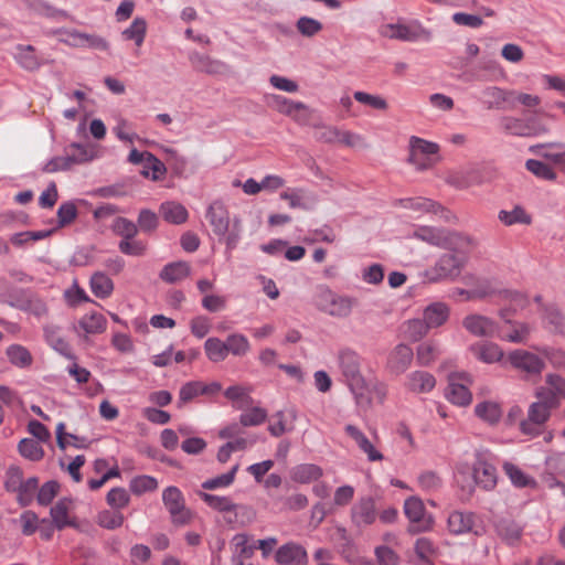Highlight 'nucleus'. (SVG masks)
<instances>
[{"mask_svg":"<svg viewBox=\"0 0 565 565\" xmlns=\"http://www.w3.org/2000/svg\"><path fill=\"white\" fill-rule=\"evenodd\" d=\"M337 362L342 380L353 394L356 404H369L371 382L362 374L361 355L350 348H343L338 352Z\"/></svg>","mask_w":565,"mask_h":565,"instance_id":"nucleus-1","label":"nucleus"},{"mask_svg":"<svg viewBox=\"0 0 565 565\" xmlns=\"http://www.w3.org/2000/svg\"><path fill=\"white\" fill-rule=\"evenodd\" d=\"M379 32L383 38L412 43H427L433 39V32L417 19L407 21L399 19L396 23L383 24Z\"/></svg>","mask_w":565,"mask_h":565,"instance_id":"nucleus-2","label":"nucleus"},{"mask_svg":"<svg viewBox=\"0 0 565 565\" xmlns=\"http://www.w3.org/2000/svg\"><path fill=\"white\" fill-rule=\"evenodd\" d=\"M451 250L452 253L441 255L434 266L424 271L423 278L425 281L438 282L455 279L459 276L462 267L468 262V256L465 252L458 250V247Z\"/></svg>","mask_w":565,"mask_h":565,"instance_id":"nucleus-3","label":"nucleus"},{"mask_svg":"<svg viewBox=\"0 0 565 565\" xmlns=\"http://www.w3.org/2000/svg\"><path fill=\"white\" fill-rule=\"evenodd\" d=\"M354 305L355 299L353 297L338 295L329 288L320 290L317 297V307L319 310L335 318L349 317Z\"/></svg>","mask_w":565,"mask_h":565,"instance_id":"nucleus-4","label":"nucleus"},{"mask_svg":"<svg viewBox=\"0 0 565 565\" xmlns=\"http://www.w3.org/2000/svg\"><path fill=\"white\" fill-rule=\"evenodd\" d=\"M472 475L477 486L490 491L493 490L498 482V472L494 466V457L488 450H477L475 454V462Z\"/></svg>","mask_w":565,"mask_h":565,"instance_id":"nucleus-5","label":"nucleus"},{"mask_svg":"<svg viewBox=\"0 0 565 565\" xmlns=\"http://www.w3.org/2000/svg\"><path fill=\"white\" fill-rule=\"evenodd\" d=\"M414 237L445 249H455L466 242V238L460 236L458 233L431 226H422L417 228L414 232Z\"/></svg>","mask_w":565,"mask_h":565,"instance_id":"nucleus-6","label":"nucleus"},{"mask_svg":"<svg viewBox=\"0 0 565 565\" xmlns=\"http://www.w3.org/2000/svg\"><path fill=\"white\" fill-rule=\"evenodd\" d=\"M127 160L132 164H141L140 174L151 181H160L167 173L166 164L149 151H139L131 148Z\"/></svg>","mask_w":565,"mask_h":565,"instance_id":"nucleus-7","label":"nucleus"},{"mask_svg":"<svg viewBox=\"0 0 565 565\" xmlns=\"http://www.w3.org/2000/svg\"><path fill=\"white\" fill-rule=\"evenodd\" d=\"M499 315L502 320V324H499L497 338L511 343H526L532 330L530 324L512 320L509 317L508 309H501Z\"/></svg>","mask_w":565,"mask_h":565,"instance_id":"nucleus-8","label":"nucleus"},{"mask_svg":"<svg viewBox=\"0 0 565 565\" xmlns=\"http://www.w3.org/2000/svg\"><path fill=\"white\" fill-rule=\"evenodd\" d=\"M162 502L169 511L171 521L175 525L188 524L192 513L185 507L184 497L179 488L170 486L162 492Z\"/></svg>","mask_w":565,"mask_h":565,"instance_id":"nucleus-9","label":"nucleus"},{"mask_svg":"<svg viewBox=\"0 0 565 565\" xmlns=\"http://www.w3.org/2000/svg\"><path fill=\"white\" fill-rule=\"evenodd\" d=\"M551 409L534 402L529 406L527 416L520 423V431L529 438L537 437L543 433L544 425L551 416Z\"/></svg>","mask_w":565,"mask_h":565,"instance_id":"nucleus-10","label":"nucleus"},{"mask_svg":"<svg viewBox=\"0 0 565 565\" xmlns=\"http://www.w3.org/2000/svg\"><path fill=\"white\" fill-rule=\"evenodd\" d=\"M508 359L514 369L524 372L529 376H539L545 367L542 358L521 349L511 351Z\"/></svg>","mask_w":565,"mask_h":565,"instance_id":"nucleus-11","label":"nucleus"},{"mask_svg":"<svg viewBox=\"0 0 565 565\" xmlns=\"http://www.w3.org/2000/svg\"><path fill=\"white\" fill-rule=\"evenodd\" d=\"M463 328L479 338H497L499 323L490 317L472 313L462 320Z\"/></svg>","mask_w":565,"mask_h":565,"instance_id":"nucleus-12","label":"nucleus"},{"mask_svg":"<svg viewBox=\"0 0 565 565\" xmlns=\"http://www.w3.org/2000/svg\"><path fill=\"white\" fill-rule=\"evenodd\" d=\"M205 217L212 226L214 234L225 239L231 223L230 213L225 204L221 201L212 202L206 210Z\"/></svg>","mask_w":565,"mask_h":565,"instance_id":"nucleus-13","label":"nucleus"},{"mask_svg":"<svg viewBox=\"0 0 565 565\" xmlns=\"http://www.w3.org/2000/svg\"><path fill=\"white\" fill-rule=\"evenodd\" d=\"M275 562L278 565H308L309 558L302 545L288 542L277 548Z\"/></svg>","mask_w":565,"mask_h":565,"instance_id":"nucleus-14","label":"nucleus"},{"mask_svg":"<svg viewBox=\"0 0 565 565\" xmlns=\"http://www.w3.org/2000/svg\"><path fill=\"white\" fill-rule=\"evenodd\" d=\"M414 359L413 349L399 343L388 353L386 367L393 374L401 375L411 366Z\"/></svg>","mask_w":565,"mask_h":565,"instance_id":"nucleus-15","label":"nucleus"},{"mask_svg":"<svg viewBox=\"0 0 565 565\" xmlns=\"http://www.w3.org/2000/svg\"><path fill=\"white\" fill-rule=\"evenodd\" d=\"M376 516L375 501L371 497L361 498L351 509L352 522L359 527L371 525Z\"/></svg>","mask_w":565,"mask_h":565,"instance_id":"nucleus-16","label":"nucleus"},{"mask_svg":"<svg viewBox=\"0 0 565 565\" xmlns=\"http://www.w3.org/2000/svg\"><path fill=\"white\" fill-rule=\"evenodd\" d=\"M514 92L498 86H487L481 90L479 100L487 109H504L512 103Z\"/></svg>","mask_w":565,"mask_h":565,"instance_id":"nucleus-17","label":"nucleus"},{"mask_svg":"<svg viewBox=\"0 0 565 565\" xmlns=\"http://www.w3.org/2000/svg\"><path fill=\"white\" fill-rule=\"evenodd\" d=\"M462 381L461 376L451 375L445 390V397L457 406H468L472 401V394Z\"/></svg>","mask_w":565,"mask_h":565,"instance_id":"nucleus-18","label":"nucleus"},{"mask_svg":"<svg viewBox=\"0 0 565 565\" xmlns=\"http://www.w3.org/2000/svg\"><path fill=\"white\" fill-rule=\"evenodd\" d=\"M475 526L476 515L472 512L454 511L448 516V529L454 534L460 535L469 532L478 534Z\"/></svg>","mask_w":565,"mask_h":565,"instance_id":"nucleus-19","label":"nucleus"},{"mask_svg":"<svg viewBox=\"0 0 565 565\" xmlns=\"http://www.w3.org/2000/svg\"><path fill=\"white\" fill-rule=\"evenodd\" d=\"M405 386L417 394L429 393L436 386V379L426 371H414L406 376Z\"/></svg>","mask_w":565,"mask_h":565,"instance_id":"nucleus-20","label":"nucleus"},{"mask_svg":"<svg viewBox=\"0 0 565 565\" xmlns=\"http://www.w3.org/2000/svg\"><path fill=\"white\" fill-rule=\"evenodd\" d=\"M323 476V469L315 463H299L289 471L291 481L300 484H309L318 481Z\"/></svg>","mask_w":565,"mask_h":565,"instance_id":"nucleus-21","label":"nucleus"},{"mask_svg":"<svg viewBox=\"0 0 565 565\" xmlns=\"http://www.w3.org/2000/svg\"><path fill=\"white\" fill-rule=\"evenodd\" d=\"M345 433L355 441L362 452H364L370 461H380L383 455L369 440L366 435L354 425H347Z\"/></svg>","mask_w":565,"mask_h":565,"instance_id":"nucleus-22","label":"nucleus"},{"mask_svg":"<svg viewBox=\"0 0 565 565\" xmlns=\"http://www.w3.org/2000/svg\"><path fill=\"white\" fill-rule=\"evenodd\" d=\"M404 513L412 524L415 526V531H422L427 529L425 523L426 510L423 501L417 497H411L405 500Z\"/></svg>","mask_w":565,"mask_h":565,"instance_id":"nucleus-23","label":"nucleus"},{"mask_svg":"<svg viewBox=\"0 0 565 565\" xmlns=\"http://www.w3.org/2000/svg\"><path fill=\"white\" fill-rule=\"evenodd\" d=\"M449 318V307L445 302L436 301L428 305L423 312V319L430 329L443 326Z\"/></svg>","mask_w":565,"mask_h":565,"instance_id":"nucleus-24","label":"nucleus"},{"mask_svg":"<svg viewBox=\"0 0 565 565\" xmlns=\"http://www.w3.org/2000/svg\"><path fill=\"white\" fill-rule=\"evenodd\" d=\"M530 151L543 157L555 167H559L565 156V145L563 143H544L530 147Z\"/></svg>","mask_w":565,"mask_h":565,"instance_id":"nucleus-25","label":"nucleus"},{"mask_svg":"<svg viewBox=\"0 0 565 565\" xmlns=\"http://www.w3.org/2000/svg\"><path fill=\"white\" fill-rule=\"evenodd\" d=\"M473 354L484 363H495L503 358V351L493 342H480L471 347Z\"/></svg>","mask_w":565,"mask_h":565,"instance_id":"nucleus-26","label":"nucleus"},{"mask_svg":"<svg viewBox=\"0 0 565 565\" xmlns=\"http://www.w3.org/2000/svg\"><path fill=\"white\" fill-rule=\"evenodd\" d=\"M279 198L287 201L291 209L308 210L313 202L303 188H288L280 193Z\"/></svg>","mask_w":565,"mask_h":565,"instance_id":"nucleus-27","label":"nucleus"},{"mask_svg":"<svg viewBox=\"0 0 565 565\" xmlns=\"http://www.w3.org/2000/svg\"><path fill=\"white\" fill-rule=\"evenodd\" d=\"M160 213L164 221L177 225L184 223L189 216L186 209L181 203L174 201L161 203Z\"/></svg>","mask_w":565,"mask_h":565,"instance_id":"nucleus-28","label":"nucleus"},{"mask_svg":"<svg viewBox=\"0 0 565 565\" xmlns=\"http://www.w3.org/2000/svg\"><path fill=\"white\" fill-rule=\"evenodd\" d=\"M204 353L212 363H221L228 356L225 340L217 337H210L204 342Z\"/></svg>","mask_w":565,"mask_h":565,"instance_id":"nucleus-29","label":"nucleus"},{"mask_svg":"<svg viewBox=\"0 0 565 565\" xmlns=\"http://www.w3.org/2000/svg\"><path fill=\"white\" fill-rule=\"evenodd\" d=\"M190 61L195 70L207 74H221L226 68L224 63L198 52L190 55Z\"/></svg>","mask_w":565,"mask_h":565,"instance_id":"nucleus-30","label":"nucleus"},{"mask_svg":"<svg viewBox=\"0 0 565 565\" xmlns=\"http://www.w3.org/2000/svg\"><path fill=\"white\" fill-rule=\"evenodd\" d=\"M147 21L142 17H136L130 25L121 32L126 41H132L137 47H141L147 34Z\"/></svg>","mask_w":565,"mask_h":565,"instance_id":"nucleus-31","label":"nucleus"},{"mask_svg":"<svg viewBox=\"0 0 565 565\" xmlns=\"http://www.w3.org/2000/svg\"><path fill=\"white\" fill-rule=\"evenodd\" d=\"M447 183L455 186L456 189H467L473 184L479 183L478 172L473 168L452 171L447 177Z\"/></svg>","mask_w":565,"mask_h":565,"instance_id":"nucleus-32","label":"nucleus"},{"mask_svg":"<svg viewBox=\"0 0 565 565\" xmlns=\"http://www.w3.org/2000/svg\"><path fill=\"white\" fill-rule=\"evenodd\" d=\"M65 151L68 153L70 159H72L73 166L90 161L97 156L96 147L92 143L82 145L73 142L66 147Z\"/></svg>","mask_w":565,"mask_h":565,"instance_id":"nucleus-33","label":"nucleus"},{"mask_svg":"<svg viewBox=\"0 0 565 565\" xmlns=\"http://www.w3.org/2000/svg\"><path fill=\"white\" fill-rule=\"evenodd\" d=\"M475 414L489 425H495L501 419L502 409L495 402L483 401L475 406Z\"/></svg>","mask_w":565,"mask_h":565,"instance_id":"nucleus-34","label":"nucleus"},{"mask_svg":"<svg viewBox=\"0 0 565 565\" xmlns=\"http://www.w3.org/2000/svg\"><path fill=\"white\" fill-rule=\"evenodd\" d=\"M415 551V565H433V558L436 554V548L433 542L427 537H419L414 545Z\"/></svg>","mask_w":565,"mask_h":565,"instance_id":"nucleus-35","label":"nucleus"},{"mask_svg":"<svg viewBox=\"0 0 565 565\" xmlns=\"http://www.w3.org/2000/svg\"><path fill=\"white\" fill-rule=\"evenodd\" d=\"M190 275V266L185 262H175L166 265L160 271V278L169 284L185 279Z\"/></svg>","mask_w":565,"mask_h":565,"instance_id":"nucleus-36","label":"nucleus"},{"mask_svg":"<svg viewBox=\"0 0 565 565\" xmlns=\"http://www.w3.org/2000/svg\"><path fill=\"white\" fill-rule=\"evenodd\" d=\"M399 204L404 209L412 210L417 213H434L441 211V206L426 198H406L401 199Z\"/></svg>","mask_w":565,"mask_h":565,"instance_id":"nucleus-37","label":"nucleus"},{"mask_svg":"<svg viewBox=\"0 0 565 565\" xmlns=\"http://www.w3.org/2000/svg\"><path fill=\"white\" fill-rule=\"evenodd\" d=\"M544 327L554 333H563L565 331V318L555 306H546L542 317Z\"/></svg>","mask_w":565,"mask_h":565,"instance_id":"nucleus-38","label":"nucleus"},{"mask_svg":"<svg viewBox=\"0 0 565 565\" xmlns=\"http://www.w3.org/2000/svg\"><path fill=\"white\" fill-rule=\"evenodd\" d=\"M228 355L245 356L250 351L248 338L239 332L231 333L225 339Z\"/></svg>","mask_w":565,"mask_h":565,"instance_id":"nucleus-39","label":"nucleus"},{"mask_svg":"<svg viewBox=\"0 0 565 565\" xmlns=\"http://www.w3.org/2000/svg\"><path fill=\"white\" fill-rule=\"evenodd\" d=\"M199 495L211 509L221 513L233 512L238 508V505L226 495L210 494L206 492H200Z\"/></svg>","mask_w":565,"mask_h":565,"instance_id":"nucleus-40","label":"nucleus"},{"mask_svg":"<svg viewBox=\"0 0 565 565\" xmlns=\"http://www.w3.org/2000/svg\"><path fill=\"white\" fill-rule=\"evenodd\" d=\"M441 354L440 345L435 341L420 343L416 351V359L420 365H430Z\"/></svg>","mask_w":565,"mask_h":565,"instance_id":"nucleus-41","label":"nucleus"},{"mask_svg":"<svg viewBox=\"0 0 565 565\" xmlns=\"http://www.w3.org/2000/svg\"><path fill=\"white\" fill-rule=\"evenodd\" d=\"M498 218L507 226L530 224L532 222L531 216L520 205L514 206L511 211L501 210L498 214Z\"/></svg>","mask_w":565,"mask_h":565,"instance_id":"nucleus-42","label":"nucleus"},{"mask_svg":"<svg viewBox=\"0 0 565 565\" xmlns=\"http://www.w3.org/2000/svg\"><path fill=\"white\" fill-rule=\"evenodd\" d=\"M503 470L511 480L512 484L518 488L534 487L535 480L523 472L518 466L511 462L503 463Z\"/></svg>","mask_w":565,"mask_h":565,"instance_id":"nucleus-43","label":"nucleus"},{"mask_svg":"<svg viewBox=\"0 0 565 565\" xmlns=\"http://www.w3.org/2000/svg\"><path fill=\"white\" fill-rule=\"evenodd\" d=\"M71 500L63 498L56 502L54 507L51 508V516L54 525L62 530L68 525H71V521L68 520V511H70Z\"/></svg>","mask_w":565,"mask_h":565,"instance_id":"nucleus-44","label":"nucleus"},{"mask_svg":"<svg viewBox=\"0 0 565 565\" xmlns=\"http://www.w3.org/2000/svg\"><path fill=\"white\" fill-rule=\"evenodd\" d=\"M39 488V479L36 477H31L24 480L21 487L15 491L18 493L17 501L21 507L30 505L33 500L35 492H38Z\"/></svg>","mask_w":565,"mask_h":565,"instance_id":"nucleus-45","label":"nucleus"},{"mask_svg":"<svg viewBox=\"0 0 565 565\" xmlns=\"http://www.w3.org/2000/svg\"><path fill=\"white\" fill-rule=\"evenodd\" d=\"M9 361L18 367H28L32 364V355L29 350L20 344H12L7 349Z\"/></svg>","mask_w":565,"mask_h":565,"instance_id":"nucleus-46","label":"nucleus"},{"mask_svg":"<svg viewBox=\"0 0 565 565\" xmlns=\"http://www.w3.org/2000/svg\"><path fill=\"white\" fill-rule=\"evenodd\" d=\"M439 151V146L435 142L427 141L419 137H411L409 139V152L418 156H426V158H430L431 156L437 154Z\"/></svg>","mask_w":565,"mask_h":565,"instance_id":"nucleus-47","label":"nucleus"},{"mask_svg":"<svg viewBox=\"0 0 565 565\" xmlns=\"http://www.w3.org/2000/svg\"><path fill=\"white\" fill-rule=\"evenodd\" d=\"M500 127L508 135L526 137L525 119L513 116H503L500 118Z\"/></svg>","mask_w":565,"mask_h":565,"instance_id":"nucleus-48","label":"nucleus"},{"mask_svg":"<svg viewBox=\"0 0 565 565\" xmlns=\"http://www.w3.org/2000/svg\"><path fill=\"white\" fill-rule=\"evenodd\" d=\"M428 330L429 328L424 319H411L404 324L405 338L413 342L419 341L427 334Z\"/></svg>","mask_w":565,"mask_h":565,"instance_id":"nucleus-49","label":"nucleus"},{"mask_svg":"<svg viewBox=\"0 0 565 565\" xmlns=\"http://www.w3.org/2000/svg\"><path fill=\"white\" fill-rule=\"evenodd\" d=\"M19 452L26 459L39 461L44 456V450L38 440L24 438L19 443Z\"/></svg>","mask_w":565,"mask_h":565,"instance_id":"nucleus-50","label":"nucleus"},{"mask_svg":"<svg viewBox=\"0 0 565 565\" xmlns=\"http://www.w3.org/2000/svg\"><path fill=\"white\" fill-rule=\"evenodd\" d=\"M525 168L540 179L547 181H554L556 179V172L554 171V169L550 164L542 162L540 160H526Z\"/></svg>","mask_w":565,"mask_h":565,"instance_id":"nucleus-51","label":"nucleus"},{"mask_svg":"<svg viewBox=\"0 0 565 565\" xmlns=\"http://www.w3.org/2000/svg\"><path fill=\"white\" fill-rule=\"evenodd\" d=\"M238 470V465H235L228 472L217 476L212 479H207L202 483V488L205 490H215L220 488L230 487L235 479V475Z\"/></svg>","mask_w":565,"mask_h":565,"instance_id":"nucleus-52","label":"nucleus"},{"mask_svg":"<svg viewBox=\"0 0 565 565\" xmlns=\"http://www.w3.org/2000/svg\"><path fill=\"white\" fill-rule=\"evenodd\" d=\"M157 488L158 481L151 476H138L130 481V490L137 495L154 491Z\"/></svg>","mask_w":565,"mask_h":565,"instance_id":"nucleus-53","label":"nucleus"},{"mask_svg":"<svg viewBox=\"0 0 565 565\" xmlns=\"http://www.w3.org/2000/svg\"><path fill=\"white\" fill-rule=\"evenodd\" d=\"M17 60L23 68L29 71L36 70L40 66V63L34 54V47L31 45H19Z\"/></svg>","mask_w":565,"mask_h":565,"instance_id":"nucleus-54","label":"nucleus"},{"mask_svg":"<svg viewBox=\"0 0 565 565\" xmlns=\"http://www.w3.org/2000/svg\"><path fill=\"white\" fill-rule=\"evenodd\" d=\"M104 317L100 312H92L85 315L79 320L81 328L87 333L103 332L104 330Z\"/></svg>","mask_w":565,"mask_h":565,"instance_id":"nucleus-55","label":"nucleus"},{"mask_svg":"<svg viewBox=\"0 0 565 565\" xmlns=\"http://www.w3.org/2000/svg\"><path fill=\"white\" fill-rule=\"evenodd\" d=\"M296 26L298 32L306 38L317 35L323 28L320 21L306 15L300 17L297 20Z\"/></svg>","mask_w":565,"mask_h":565,"instance_id":"nucleus-56","label":"nucleus"},{"mask_svg":"<svg viewBox=\"0 0 565 565\" xmlns=\"http://www.w3.org/2000/svg\"><path fill=\"white\" fill-rule=\"evenodd\" d=\"M267 412L262 407H252L239 416V423L243 427L258 426L265 422Z\"/></svg>","mask_w":565,"mask_h":565,"instance_id":"nucleus-57","label":"nucleus"},{"mask_svg":"<svg viewBox=\"0 0 565 565\" xmlns=\"http://www.w3.org/2000/svg\"><path fill=\"white\" fill-rule=\"evenodd\" d=\"M60 491V484L55 480L45 482L41 488H38L36 500L40 505H49Z\"/></svg>","mask_w":565,"mask_h":565,"instance_id":"nucleus-58","label":"nucleus"},{"mask_svg":"<svg viewBox=\"0 0 565 565\" xmlns=\"http://www.w3.org/2000/svg\"><path fill=\"white\" fill-rule=\"evenodd\" d=\"M202 394V382H188L181 386L179 392L178 407L181 408L185 403Z\"/></svg>","mask_w":565,"mask_h":565,"instance_id":"nucleus-59","label":"nucleus"},{"mask_svg":"<svg viewBox=\"0 0 565 565\" xmlns=\"http://www.w3.org/2000/svg\"><path fill=\"white\" fill-rule=\"evenodd\" d=\"M270 100L277 111L285 116L291 115L296 108L302 107L301 102H295L281 95H271Z\"/></svg>","mask_w":565,"mask_h":565,"instance_id":"nucleus-60","label":"nucleus"},{"mask_svg":"<svg viewBox=\"0 0 565 565\" xmlns=\"http://www.w3.org/2000/svg\"><path fill=\"white\" fill-rule=\"evenodd\" d=\"M353 97L356 102L367 105L374 109L385 110L388 107L387 102L379 95H371L369 93L358 90L354 93Z\"/></svg>","mask_w":565,"mask_h":565,"instance_id":"nucleus-61","label":"nucleus"},{"mask_svg":"<svg viewBox=\"0 0 565 565\" xmlns=\"http://www.w3.org/2000/svg\"><path fill=\"white\" fill-rule=\"evenodd\" d=\"M497 531L510 544L516 542L521 536L520 527L512 521H501L497 525Z\"/></svg>","mask_w":565,"mask_h":565,"instance_id":"nucleus-62","label":"nucleus"},{"mask_svg":"<svg viewBox=\"0 0 565 565\" xmlns=\"http://www.w3.org/2000/svg\"><path fill=\"white\" fill-rule=\"evenodd\" d=\"M111 228L116 234L122 236V238H134L138 232L137 225L124 217H117Z\"/></svg>","mask_w":565,"mask_h":565,"instance_id":"nucleus-63","label":"nucleus"},{"mask_svg":"<svg viewBox=\"0 0 565 565\" xmlns=\"http://www.w3.org/2000/svg\"><path fill=\"white\" fill-rule=\"evenodd\" d=\"M384 268L380 264H372L361 270V279L370 285H379L383 281Z\"/></svg>","mask_w":565,"mask_h":565,"instance_id":"nucleus-64","label":"nucleus"}]
</instances>
